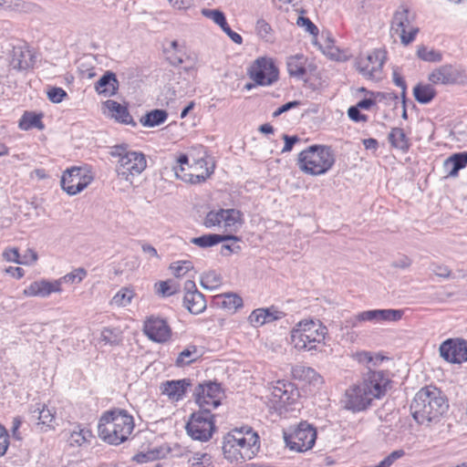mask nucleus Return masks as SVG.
<instances>
[{"mask_svg":"<svg viewBox=\"0 0 467 467\" xmlns=\"http://www.w3.org/2000/svg\"><path fill=\"white\" fill-rule=\"evenodd\" d=\"M336 156L329 146L311 145L298 154L297 166L312 176L327 173L335 164Z\"/></svg>","mask_w":467,"mask_h":467,"instance_id":"nucleus-5","label":"nucleus"},{"mask_svg":"<svg viewBox=\"0 0 467 467\" xmlns=\"http://www.w3.org/2000/svg\"><path fill=\"white\" fill-rule=\"evenodd\" d=\"M221 298V306L229 311L234 312L243 306V299L236 294H224Z\"/></svg>","mask_w":467,"mask_h":467,"instance_id":"nucleus-41","label":"nucleus"},{"mask_svg":"<svg viewBox=\"0 0 467 467\" xmlns=\"http://www.w3.org/2000/svg\"><path fill=\"white\" fill-rule=\"evenodd\" d=\"M417 56L423 61L427 62H440L442 59L441 52L434 49H428L424 46H420L417 50Z\"/></svg>","mask_w":467,"mask_h":467,"instance_id":"nucleus-46","label":"nucleus"},{"mask_svg":"<svg viewBox=\"0 0 467 467\" xmlns=\"http://www.w3.org/2000/svg\"><path fill=\"white\" fill-rule=\"evenodd\" d=\"M110 155L118 158L116 172L119 179L132 184L135 176L140 174L147 167V161L142 152L130 150L128 145L112 147Z\"/></svg>","mask_w":467,"mask_h":467,"instance_id":"nucleus-6","label":"nucleus"},{"mask_svg":"<svg viewBox=\"0 0 467 467\" xmlns=\"http://www.w3.org/2000/svg\"><path fill=\"white\" fill-rule=\"evenodd\" d=\"M223 223V209L218 211H211L207 213L203 224L207 228L220 226Z\"/></svg>","mask_w":467,"mask_h":467,"instance_id":"nucleus-52","label":"nucleus"},{"mask_svg":"<svg viewBox=\"0 0 467 467\" xmlns=\"http://www.w3.org/2000/svg\"><path fill=\"white\" fill-rule=\"evenodd\" d=\"M356 357H357L358 361L361 362V363L373 362L374 364H377V362L379 360L383 359L382 358H379V356L374 358L370 352H367V351L358 352V353H357Z\"/></svg>","mask_w":467,"mask_h":467,"instance_id":"nucleus-59","label":"nucleus"},{"mask_svg":"<svg viewBox=\"0 0 467 467\" xmlns=\"http://www.w3.org/2000/svg\"><path fill=\"white\" fill-rule=\"evenodd\" d=\"M169 268L174 276L182 277L193 268V265L191 261H178L171 264Z\"/></svg>","mask_w":467,"mask_h":467,"instance_id":"nucleus-51","label":"nucleus"},{"mask_svg":"<svg viewBox=\"0 0 467 467\" xmlns=\"http://www.w3.org/2000/svg\"><path fill=\"white\" fill-rule=\"evenodd\" d=\"M86 275H87V271L84 268L79 267V268H77V269L73 270L72 272L65 275L64 276L57 279V281L60 282V286H61L63 283H70V284L80 283L86 277Z\"/></svg>","mask_w":467,"mask_h":467,"instance_id":"nucleus-49","label":"nucleus"},{"mask_svg":"<svg viewBox=\"0 0 467 467\" xmlns=\"http://www.w3.org/2000/svg\"><path fill=\"white\" fill-rule=\"evenodd\" d=\"M467 164V151L455 153L447 158L443 163L448 177H456L460 170Z\"/></svg>","mask_w":467,"mask_h":467,"instance_id":"nucleus-30","label":"nucleus"},{"mask_svg":"<svg viewBox=\"0 0 467 467\" xmlns=\"http://www.w3.org/2000/svg\"><path fill=\"white\" fill-rule=\"evenodd\" d=\"M462 72L452 65L446 64L435 68L428 77L434 85H453L462 78Z\"/></svg>","mask_w":467,"mask_h":467,"instance_id":"nucleus-20","label":"nucleus"},{"mask_svg":"<svg viewBox=\"0 0 467 467\" xmlns=\"http://www.w3.org/2000/svg\"><path fill=\"white\" fill-rule=\"evenodd\" d=\"M390 379L384 371L369 370L362 380L349 386L341 400L345 410L353 413L368 410L373 400L386 395Z\"/></svg>","mask_w":467,"mask_h":467,"instance_id":"nucleus-1","label":"nucleus"},{"mask_svg":"<svg viewBox=\"0 0 467 467\" xmlns=\"http://www.w3.org/2000/svg\"><path fill=\"white\" fill-rule=\"evenodd\" d=\"M25 3L21 0H0V7L11 10H21Z\"/></svg>","mask_w":467,"mask_h":467,"instance_id":"nucleus-58","label":"nucleus"},{"mask_svg":"<svg viewBox=\"0 0 467 467\" xmlns=\"http://www.w3.org/2000/svg\"><path fill=\"white\" fill-rule=\"evenodd\" d=\"M440 355L450 363L467 361V341L463 339H447L439 348Z\"/></svg>","mask_w":467,"mask_h":467,"instance_id":"nucleus-18","label":"nucleus"},{"mask_svg":"<svg viewBox=\"0 0 467 467\" xmlns=\"http://www.w3.org/2000/svg\"><path fill=\"white\" fill-rule=\"evenodd\" d=\"M9 445V435L6 430L0 425V457L3 456Z\"/></svg>","mask_w":467,"mask_h":467,"instance_id":"nucleus-60","label":"nucleus"},{"mask_svg":"<svg viewBox=\"0 0 467 467\" xmlns=\"http://www.w3.org/2000/svg\"><path fill=\"white\" fill-rule=\"evenodd\" d=\"M359 109H360L357 105L350 107L348 110V115L349 119L356 122L367 121L368 117L364 114H361Z\"/></svg>","mask_w":467,"mask_h":467,"instance_id":"nucleus-56","label":"nucleus"},{"mask_svg":"<svg viewBox=\"0 0 467 467\" xmlns=\"http://www.w3.org/2000/svg\"><path fill=\"white\" fill-rule=\"evenodd\" d=\"M292 374L295 379L307 381L309 383H317L321 379V377L317 373L315 369L303 365L294 367L292 368Z\"/></svg>","mask_w":467,"mask_h":467,"instance_id":"nucleus-34","label":"nucleus"},{"mask_svg":"<svg viewBox=\"0 0 467 467\" xmlns=\"http://www.w3.org/2000/svg\"><path fill=\"white\" fill-rule=\"evenodd\" d=\"M100 340L105 345L117 346L122 341L121 331L119 328L104 327L100 333Z\"/></svg>","mask_w":467,"mask_h":467,"instance_id":"nucleus-37","label":"nucleus"},{"mask_svg":"<svg viewBox=\"0 0 467 467\" xmlns=\"http://www.w3.org/2000/svg\"><path fill=\"white\" fill-rule=\"evenodd\" d=\"M135 293L129 287H122L112 297L110 304L116 306H126L130 304Z\"/></svg>","mask_w":467,"mask_h":467,"instance_id":"nucleus-39","label":"nucleus"},{"mask_svg":"<svg viewBox=\"0 0 467 467\" xmlns=\"http://www.w3.org/2000/svg\"><path fill=\"white\" fill-rule=\"evenodd\" d=\"M91 437L90 431L78 427V430H74L70 433L68 442L70 446H81L88 442Z\"/></svg>","mask_w":467,"mask_h":467,"instance_id":"nucleus-40","label":"nucleus"},{"mask_svg":"<svg viewBox=\"0 0 467 467\" xmlns=\"http://www.w3.org/2000/svg\"><path fill=\"white\" fill-rule=\"evenodd\" d=\"M386 60V52L382 49H374L366 55H361L356 59L357 70L366 78L380 80L382 68Z\"/></svg>","mask_w":467,"mask_h":467,"instance_id":"nucleus-10","label":"nucleus"},{"mask_svg":"<svg viewBox=\"0 0 467 467\" xmlns=\"http://www.w3.org/2000/svg\"><path fill=\"white\" fill-rule=\"evenodd\" d=\"M67 96L61 88H52L47 91V98L53 103H60Z\"/></svg>","mask_w":467,"mask_h":467,"instance_id":"nucleus-55","label":"nucleus"},{"mask_svg":"<svg viewBox=\"0 0 467 467\" xmlns=\"http://www.w3.org/2000/svg\"><path fill=\"white\" fill-rule=\"evenodd\" d=\"M297 390L294 385L285 380H277L270 387L269 402L275 410H281L295 400Z\"/></svg>","mask_w":467,"mask_h":467,"instance_id":"nucleus-16","label":"nucleus"},{"mask_svg":"<svg viewBox=\"0 0 467 467\" xmlns=\"http://www.w3.org/2000/svg\"><path fill=\"white\" fill-rule=\"evenodd\" d=\"M94 177L91 171L84 167H72L64 171L61 177V187L68 195H76L87 188Z\"/></svg>","mask_w":467,"mask_h":467,"instance_id":"nucleus-13","label":"nucleus"},{"mask_svg":"<svg viewBox=\"0 0 467 467\" xmlns=\"http://www.w3.org/2000/svg\"><path fill=\"white\" fill-rule=\"evenodd\" d=\"M222 283L221 275L214 271L204 274L201 278L202 285L210 290L217 288Z\"/></svg>","mask_w":467,"mask_h":467,"instance_id":"nucleus-47","label":"nucleus"},{"mask_svg":"<svg viewBox=\"0 0 467 467\" xmlns=\"http://www.w3.org/2000/svg\"><path fill=\"white\" fill-rule=\"evenodd\" d=\"M194 396L200 410H207L211 412L212 409H215L221 404L223 393L218 383L207 382L200 384L196 388Z\"/></svg>","mask_w":467,"mask_h":467,"instance_id":"nucleus-15","label":"nucleus"},{"mask_svg":"<svg viewBox=\"0 0 467 467\" xmlns=\"http://www.w3.org/2000/svg\"><path fill=\"white\" fill-rule=\"evenodd\" d=\"M258 435L251 430H234L227 433L223 441V452L231 462H241L253 459L259 451Z\"/></svg>","mask_w":467,"mask_h":467,"instance_id":"nucleus-4","label":"nucleus"},{"mask_svg":"<svg viewBox=\"0 0 467 467\" xmlns=\"http://www.w3.org/2000/svg\"><path fill=\"white\" fill-rule=\"evenodd\" d=\"M37 260V254L33 249H27L23 255H20V265H33Z\"/></svg>","mask_w":467,"mask_h":467,"instance_id":"nucleus-57","label":"nucleus"},{"mask_svg":"<svg viewBox=\"0 0 467 467\" xmlns=\"http://www.w3.org/2000/svg\"><path fill=\"white\" fill-rule=\"evenodd\" d=\"M221 29L231 38V40L238 45H241L243 43V37L238 33L233 31L230 26H228V23L226 22L223 26L221 27Z\"/></svg>","mask_w":467,"mask_h":467,"instance_id":"nucleus-62","label":"nucleus"},{"mask_svg":"<svg viewBox=\"0 0 467 467\" xmlns=\"http://www.w3.org/2000/svg\"><path fill=\"white\" fill-rule=\"evenodd\" d=\"M404 315L401 309H373L358 313L346 320L347 327H357L363 322L373 324L383 322H398Z\"/></svg>","mask_w":467,"mask_h":467,"instance_id":"nucleus-14","label":"nucleus"},{"mask_svg":"<svg viewBox=\"0 0 467 467\" xmlns=\"http://www.w3.org/2000/svg\"><path fill=\"white\" fill-rule=\"evenodd\" d=\"M3 257L8 262L20 264V254L16 248L6 249L3 253Z\"/></svg>","mask_w":467,"mask_h":467,"instance_id":"nucleus-63","label":"nucleus"},{"mask_svg":"<svg viewBox=\"0 0 467 467\" xmlns=\"http://www.w3.org/2000/svg\"><path fill=\"white\" fill-rule=\"evenodd\" d=\"M185 428L193 440L207 441L215 431L213 415L207 410H199L191 415Z\"/></svg>","mask_w":467,"mask_h":467,"instance_id":"nucleus-9","label":"nucleus"},{"mask_svg":"<svg viewBox=\"0 0 467 467\" xmlns=\"http://www.w3.org/2000/svg\"><path fill=\"white\" fill-rule=\"evenodd\" d=\"M191 467H205L211 464V456L207 453L195 452L185 455Z\"/></svg>","mask_w":467,"mask_h":467,"instance_id":"nucleus-45","label":"nucleus"},{"mask_svg":"<svg viewBox=\"0 0 467 467\" xmlns=\"http://www.w3.org/2000/svg\"><path fill=\"white\" fill-rule=\"evenodd\" d=\"M105 105L108 108L111 117L115 119L116 121L125 125H131L132 127L136 126V122L134 121L132 116L130 114L127 107L114 100H108L106 101Z\"/></svg>","mask_w":467,"mask_h":467,"instance_id":"nucleus-27","label":"nucleus"},{"mask_svg":"<svg viewBox=\"0 0 467 467\" xmlns=\"http://www.w3.org/2000/svg\"><path fill=\"white\" fill-rule=\"evenodd\" d=\"M134 419L125 410L105 411L98 424L99 437L110 445L126 441L134 430Z\"/></svg>","mask_w":467,"mask_h":467,"instance_id":"nucleus-3","label":"nucleus"},{"mask_svg":"<svg viewBox=\"0 0 467 467\" xmlns=\"http://www.w3.org/2000/svg\"><path fill=\"white\" fill-rule=\"evenodd\" d=\"M308 59L303 54H296L286 58V68L289 76L296 79H304L307 74Z\"/></svg>","mask_w":467,"mask_h":467,"instance_id":"nucleus-26","label":"nucleus"},{"mask_svg":"<svg viewBox=\"0 0 467 467\" xmlns=\"http://www.w3.org/2000/svg\"><path fill=\"white\" fill-rule=\"evenodd\" d=\"M186 293L183 297L185 307L192 314L198 315L206 308V301L203 295L196 289L195 283L188 280L184 284Z\"/></svg>","mask_w":467,"mask_h":467,"instance_id":"nucleus-19","label":"nucleus"},{"mask_svg":"<svg viewBox=\"0 0 467 467\" xmlns=\"http://www.w3.org/2000/svg\"><path fill=\"white\" fill-rule=\"evenodd\" d=\"M283 140H285V146L282 150V152H289L292 150L293 146L299 141V138L297 136H288L286 134L283 135Z\"/></svg>","mask_w":467,"mask_h":467,"instance_id":"nucleus-64","label":"nucleus"},{"mask_svg":"<svg viewBox=\"0 0 467 467\" xmlns=\"http://www.w3.org/2000/svg\"><path fill=\"white\" fill-rule=\"evenodd\" d=\"M243 214L235 209H223V225L233 228L242 222Z\"/></svg>","mask_w":467,"mask_h":467,"instance_id":"nucleus-43","label":"nucleus"},{"mask_svg":"<svg viewBox=\"0 0 467 467\" xmlns=\"http://www.w3.org/2000/svg\"><path fill=\"white\" fill-rule=\"evenodd\" d=\"M206 168H208L207 161L203 158L195 161L189 166V169L191 171L190 173L193 174L202 173V171H205Z\"/></svg>","mask_w":467,"mask_h":467,"instance_id":"nucleus-61","label":"nucleus"},{"mask_svg":"<svg viewBox=\"0 0 467 467\" xmlns=\"http://www.w3.org/2000/svg\"><path fill=\"white\" fill-rule=\"evenodd\" d=\"M227 240L238 241V237L234 235H221L216 234H208L199 237L192 238L191 243L199 247L207 248Z\"/></svg>","mask_w":467,"mask_h":467,"instance_id":"nucleus-31","label":"nucleus"},{"mask_svg":"<svg viewBox=\"0 0 467 467\" xmlns=\"http://www.w3.org/2000/svg\"><path fill=\"white\" fill-rule=\"evenodd\" d=\"M296 25L300 27H305V30L312 36L318 34L317 26L307 17L299 16L296 20Z\"/></svg>","mask_w":467,"mask_h":467,"instance_id":"nucleus-54","label":"nucleus"},{"mask_svg":"<svg viewBox=\"0 0 467 467\" xmlns=\"http://www.w3.org/2000/svg\"><path fill=\"white\" fill-rule=\"evenodd\" d=\"M448 408V402L441 391L431 385L421 388L410 404L414 420L422 425L438 421Z\"/></svg>","mask_w":467,"mask_h":467,"instance_id":"nucleus-2","label":"nucleus"},{"mask_svg":"<svg viewBox=\"0 0 467 467\" xmlns=\"http://www.w3.org/2000/svg\"><path fill=\"white\" fill-rule=\"evenodd\" d=\"M168 118L164 109H153L140 119V123L145 127H155L162 124Z\"/></svg>","mask_w":467,"mask_h":467,"instance_id":"nucleus-35","label":"nucleus"},{"mask_svg":"<svg viewBox=\"0 0 467 467\" xmlns=\"http://www.w3.org/2000/svg\"><path fill=\"white\" fill-rule=\"evenodd\" d=\"M199 357L200 354L197 348L195 346H189L179 354L176 359V365L179 367L189 365L197 360Z\"/></svg>","mask_w":467,"mask_h":467,"instance_id":"nucleus-38","label":"nucleus"},{"mask_svg":"<svg viewBox=\"0 0 467 467\" xmlns=\"http://www.w3.org/2000/svg\"><path fill=\"white\" fill-rule=\"evenodd\" d=\"M190 385L187 379L171 380L161 384L162 394L167 395L172 400H181L186 391V387Z\"/></svg>","mask_w":467,"mask_h":467,"instance_id":"nucleus-28","label":"nucleus"},{"mask_svg":"<svg viewBox=\"0 0 467 467\" xmlns=\"http://www.w3.org/2000/svg\"><path fill=\"white\" fill-rule=\"evenodd\" d=\"M185 165H188V167L191 165L189 164V158L185 154H181L176 160V165L172 168L176 177L184 182L200 183L204 182L213 173V170H210L209 168H206L204 171L198 174L185 173Z\"/></svg>","mask_w":467,"mask_h":467,"instance_id":"nucleus-24","label":"nucleus"},{"mask_svg":"<svg viewBox=\"0 0 467 467\" xmlns=\"http://www.w3.org/2000/svg\"><path fill=\"white\" fill-rule=\"evenodd\" d=\"M415 15L406 5H400L394 12L390 23L392 36L397 35L404 46L414 41L419 28L413 25Z\"/></svg>","mask_w":467,"mask_h":467,"instance_id":"nucleus-8","label":"nucleus"},{"mask_svg":"<svg viewBox=\"0 0 467 467\" xmlns=\"http://www.w3.org/2000/svg\"><path fill=\"white\" fill-rule=\"evenodd\" d=\"M18 127L22 130H28L33 128L43 130L44 124L41 120V115L28 111L25 112L19 120Z\"/></svg>","mask_w":467,"mask_h":467,"instance_id":"nucleus-36","label":"nucleus"},{"mask_svg":"<svg viewBox=\"0 0 467 467\" xmlns=\"http://www.w3.org/2000/svg\"><path fill=\"white\" fill-rule=\"evenodd\" d=\"M267 317H269L268 309L257 308L250 314L248 320L254 327H260L268 323Z\"/></svg>","mask_w":467,"mask_h":467,"instance_id":"nucleus-48","label":"nucleus"},{"mask_svg":"<svg viewBox=\"0 0 467 467\" xmlns=\"http://www.w3.org/2000/svg\"><path fill=\"white\" fill-rule=\"evenodd\" d=\"M143 332L149 339L157 343L167 342L171 337V329L166 320L155 316L144 321Z\"/></svg>","mask_w":467,"mask_h":467,"instance_id":"nucleus-17","label":"nucleus"},{"mask_svg":"<svg viewBox=\"0 0 467 467\" xmlns=\"http://www.w3.org/2000/svg\"><path fill=\"white\" fill-rule=\"evenodd\" d=\"M185 165H188V167L191 165L189 164V158L185 154H181L176 160V165L172 168L176 177L184 182L200 183L204 182L213 173V170H210L209 168H206L204 171L198 174L185 173Z\"/></svg>","mask_w":467,"mask_h":467,"instance_id":"nucleus-23","label":"nucleus"},{"mask_svg":"<svg viewBox=\"0 0 467 467\" xmlns=\"http://www.w3.org/2000/svg\"><path fill=\"white\" fill-rule=\"evenodd\" d=\"M30 413L41 431H47L55 429V410L49 409L46 404L37 403L30 410Z\"/></svg>","mask_w":467,"mask_h":467,"instance_id":"nucleus-25","label":"nucleus"},{"mask_svg":"<svg viewBox=\"0 0 467 467\" xmlns=\"http://www.w3.org/2000/svg\"><path fill=\"white\" fill-rule=\"evenodd\" d=\"M61 291L59 281L41 279L32 282L24 289L23 294L26 296L47 297L52 293H60Z\"/></svg>","mask_w":467,"mask_h":467,"instance_id":"nucleus-22","label":"nucleus"},{"mask_svg":"<svg viewBox=\"0 0 467 467\" xmlns=\"http://www.w3.org/2000/svg\"><path fill=\"white\" fill-rule=\"evenodd\" d=\"M286 445L293 451L303 452L310 450L316 441L317 431L306 422L299 423L291 432H284Z\"/></svg>","mask_w":467,"mask_h":467,"instance_id":"nucleus-11","label":"nucleus"},{"mask_svg":"<svg viewBox=\"0 0 467 467\" xmlns=\"http://www.w3.org/2000/svg\"><path fill=\"white\" fill-rule=\"evenodd\" d=\"M249 78L258 86H271L278 80L279 70L270 57H258L247 70Z\"/></svg>","mask_w":467,"mask_h":467,"instance_id":"nucleus-12","label":"nucleus"},{"mask_svg":"<svg viewBox=\"0 0 467 467\" xmlns=\"http://www.w3.org/2000/svg\"><path fill=\"white\" fill-rule=\"evenodd\" d=\"M34 56L26 44L13 47L9 57V66L16 70H26L33 66Z\"/></svg>","mask_w":467,"mask_h":467,"instance_id":"nucleus-21","label":"nucleus"},{"mask_svg":"<svg viewBox=\"0 0 467 467\" xmlns=\"http://www.w3.org/2000/svg\"><path fill=\"white\" fill-rule=\"evenodd\" d=\"M201 13L204 17L211 19L220 27L223 26L227 22L224 14L218 9L202 8Z\"/></svg>","mask_w":467,"mask_h":467,"instance_id":"nucleus-50","label":"nucleus"},{"mask_svg":"<svg viewBox=\"0 0 467 467\" xmlns=\"http://www.w3.org/2000/svg\"><path fill=\"white\" fill-rule=\"evenodd\" d=\"M119 88V81L113 72H106L96 83L95 89L99 94L112 96Z\"/></svg>","mask_w":467,"mask_h":467,"instance_id":"nucleus-29","label":"nucleus"},{"mask_svg":"<svg viewBox=\"0 0 467 467\" xmlns=\"http://www.w3.org/2000/svg\"><path fill=\"white\" fill-rule=\"evenodd\" d=\"M155 286L157 294L162 296H170L177 292V286L171 280L161 281Z\"/></svg>","mask_w":467,"mask_h":467,"instance_id":"nucleus-53","label":"nucleus"},{"mask_svg":"<svg viewBox=\"0 0 467 467\" xmlns=\"http://www.w3.org/2000/svg\"><path fill=\"white\" fill-rule=\"evenodd\" d=\"M327 328L320 321L302 320L291 331V343L299 350H313L324 341Z\"/></svg>","mask_w":467,"mask_h":467,"instance_id":"nucleus-7","label":"nucleus"},{"mask_svg":"<svg viewBox=\"0 0 467 467\" xmlns=\"http://www.w3.org/2000/svg\"><path fill=\"white\" fill-rule=\"evenodd\" d=\"M392 147L406 152L410 148V140L401 128H392L388 136Z\"/></svg>","mask_w":467,"mask_h":467,"instance_id":"nucleus-32","label":"nucleus"},{"mask_svg":"<svg viewBox=\"0 0 467 467\" xmlns=\"http://www.w3.org/2000/svg\"><path fill=\"white\" fill-rule=\"evenodd\" d=\"M255 31L257 36L266 42H273L274 32L271 26L265 20L259 19L256 22Z\"/></svg>","mask_w":467,"mask_h":467,"instance_id":"nucleus-42","label":"nucleus"},{"mask_svg":"<svg viewBox=\"0 0 467 467\" xmlns=\"http://www.w3.org/2000/svg\"><path fill=\"white\" fill-rule=\"evenodd\" d=\"M164 455L161 449H153L147 451H141L133 456L132 460L138 463L152 462Z\"/></svg>","mask_w":467,"mask_h":467,"instance_id":"nucleus-44","label":"nucleus"},{"mask_svg":"<svg viewBox=\"0 0 467 467\" xmlns=\"http://www.w3.org/2000/svg\"><path fill=\"white\" fill-rule=\"evenodd\" d=\"M415 99L420 104L430 103L436 96V90L431 84L419 83L413 88Z\"/></svg>","mask_w":467,"mask_h":467,"instance_id":"nucleus-33","label":"nucleus"}]
</instances>
